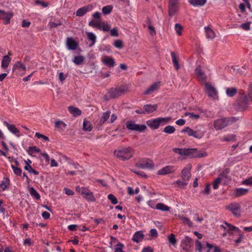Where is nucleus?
I'll use <instances>...</instances> for the list:
<instances>
[{
	"label": "nucleus",
	"mask_w": 252,
	"mask_h": 252,
	"mask_svg": "<svg viewBox=\"0 0 252 252\" xmlns=\"http://www.w3.org/2000/svg\"><path fill=\"white\" fill-rule=\"evenodd\" d=\"M114 155L120 160L126 161L133 156L134 150L131 147H119L114 151Z\"/></svg>",
	"instance_id": "f257e3e1"
},
{
	"label": "nucleus",
	"mask_w": 252,
	"mask_h": 252,
	"mask_svg": "<svg viewBox=\"0 0 252 252\" xmlns=\"http://www.w3.org/2000/svg\"><path fill=\"white\" fill-rule=\"evenodd\" d=\"M171 120V118L170 117L166 118L159 117L148 121L147 122V124L152 129H155L158 128L160 125L163 126L168 123Z\"/></svg>",
	"instance_id": "f03ea898"
},
{
	"label": "nucleus",
	"mask_w": 252,
	"mask_h": 252,
	"mask_svg": "<svg viewBox=\"0 0 252 252\" xmlns=\"http://www.w3.org/2000/svg\"><path fill=\"white\" fill-rule=\"evenodd\" d=\"M76 190L80 192L83 196L89 201L94 202L95 198L94 196L93 193L88 188L85 187L80 188L78 187L76 189Z\"/></svg>",
	"instance_id": "7ed1b4c3"
},
{
	"label": "nucleus",
	"mask_w": 252,
	"mask_h": 252,
	"mask_svg": "<svg viewBox=\"0 0 252 252\" xmlns=\"http://www.w3.org/2000/svg\"><path fill=\"white\" fill-rule=\"evenodd\" d=\"M238 108L240 110H245L249 106V100L247 96L244 94H240L237 99Z\"/></svg>",
	"instance_id": "20e7f679"
},
{
	"label": "nucleus",
	"mask_w": 252,
	"mask_h": 252,
	"mask_svg": "<svg viewBox=\"0 0 252 252\" xmlns=\"http://www.w3.org/2000/svg\"><path fill=\"white\" fill-rule=\"evenodd\" d=\"M126 128L130 130L137 131L142 132L146 128L145 125H137L132 121H129L126 122Z\"/></svg>",
	"instance_id": "39448f33"
},
{
	"label": "nucleus",
	"mask_w": 252,
	"mask_h": 252,
	"mask_svg": "<svg viewBox=\"0 0 252 252\" xmlns=\"http://www.w3.org/2000/svg\"><path fill=\"white\" fill-rule=\"evenodd\" d=\"M226 209L230 211L233 215L239 217L241 215V206L239 203L233 202L226 207Z\"/></svg>",
	"instance_id": "423d86ee"
},
{
	"label": "nucleus",
	"mask_w": 252,
	"mask_h": 252,
	"mask_svg": "<svg viewBox=\"0 0 252 252\" xmlns=\"http://www.w3.org/2000/svg\"><path fill=\"white\" fill-rule=\"evenodd\" d=\"M136 166L141 169H150L154 166L153 161L150 159H145L140 160L135 164Z\"/></svg>",
	"instance_id": "0eeeda50"
},
{
	"label": "nucleus",
	"mask_w": 252,
	"mask_h": 252,
	"mask_svg": "<svg viewBox=\"0 0 252 252\" xmlns=\"http://www.w3.org/2000/svg\"><path fill=\"white\" fill-rule=\"evenodd\" d=\"M205 91L209 97L215 99L218 97L217 91L216 89L209 83H205Z\"/></svg>",
	"instance_id": "6e6552de"
},
{
	"label": "nucleus",
	"mask_w": 252,
	"mask_h": 252,
	"mask_svg": "<svg viewBox=\"0 0 252 252\" xmlns=\"http://www.w3.org/2000/svg\"><path fill=\"white\" fill-rule=\"evenodd\" d=\"M178 8V0H169L168 5V13L169 16H173Z\"/></svg>",
	"instance_id": "1a4fd4ad"
},
{
	"label": "nucleus",
	"mask_w": 252,
	"mask_h": 252,
	"mask_svg": "<svg viewBox=\"0 0 252 252\" xmlns=\"http://www.w3.org/2000/svg\"><path fill=\"white\" fill-rule=\"evenodd\" d=\"M181 246L184 251L190 252L191 251L192 239L188 236L185 237L182 240Z\"/></svg>",
	"instance_id": "9d476101"
},
{
	"label": "nucleus",
	"mask_w": 252,
	"mask_h": 252,
	"mask_svg": "<svg viewBox=\"0 0 252 252\" xmlns=\"http://www.w3.org/2000/svg\"><path fill=\"white\" fill-rule=\"evenodd\" d=\"M182 133L187 132L189 136H193L194 138L200 139L203 136V134L201 133H199L197 131H194L190 127L187 126L184 128L182 131Z\"/></svg>",
	"instance_id": "9b49d317"
},
{
	"label": "nucleus",
	"mask_w": 252,
	"mask_h": 252,
	"mask_svg": "<svg viewBox=\"0 0 252 252\" xmlns=\"http://www.w3.org/2000/svg\"><path fill=\"white\" fill-rule=\"evenodd\" d=\"M191 168V165L188 164L182 170L181 177L183 180L189 181V180L191 177V173L190 172Z\"/></svg>",
	"instance_id": "f8f14e48"
},
{
	"label": "nucleus",
	"mask_w": 252,
	"mask_h": 252,
	"mask_svg": "<svg viewBox=\"0 0 252 252\" xmlns=\"http://www.w3.org/2000/svg\"><path fill=\"white\" fill-rule=\"evenodd\" d=\"M228 126V123L225 118L220 119L214 121V126L216 130L222 129Z\"/></svg>",
	"instance_id": "ddd939ff"
},
{
	"label": "nucleus",
	"mask_w": 252,
	"mask_h": 252,
	"mask_svg": "<svg viewBox=\"0 0 252 252\" xmlns=\"http://www.w3.org/2000/svg\"><path fill=\"white\" fill-rule=\"evenodd\" d=\"M13 13L12 12H5L3 10H0V19L4 20L5 24H8L10 23V19L13 17Z\"/></svg>",
	"instance_id": "4468645a"
},
{
	"label": "nucleus",
	"mask_w": 252,
	"mask_h": 252,
	"mask_svg": "<svg viewBox=\"0 0 252 252\" xmlns=\"http://www.w3.org/2000/svg\"><path fill=\"white\" fill-rule=\"evenodd\" d=\"M175 168L173 166L168 165L166 166L158 171V175H166L169 173H171L175 171Z\"/></svg>",
	"instance_id": "2eb2a0df"
},
{
	"label": "nucleus",
	"mask_w": 252,
	"mask_h": 252,
	"mask_svg": "<svg viewBox=\"0 0 252 252\" xmlns=\"http://www.w3.org/2000/svg\"><path fill=\"white\" fill-rule=\"evenodd\" d=\"M92 6L90 5L84 6L78 9L76 12L77 16L81 17L84 16L87 12L91 10Z\"/></svg>",
	"instance_id": "dca6fc26"
},
{
	"label": "nucleus",
	"mask_w": 252,
	"mask_h": 252,
	"mask_svg": "<svg viewBox=\"0 0 252 252\" xmlns=\"http://www.w3.org/2000/svg\"><path fill=\"white\" fill-rule=\"evenodd\" d=\"M25 166L24 167V169L28 171L30 173H32L34 174L37 175L39 174V172L33 169L32 167L31 166L30 164L32 163V161L28 159L27 160H24Z\"/></svg>",
	"instance_id": "f3484780"
},
{
	"label": "nucleus",
	"mask_w": 252,
	"mask_h": 252,
	"mask_svg": "<svg viewBox=\"0 0 252 252\" xmlns=\"http://www.w3.org/2000/svg\"><path fill=\"white\" fill-rule=\"evenodd\" d=\"M158 105L157 104L152 105L150 104L144 105L143 109L144 110L145 114H150L155 111Z\"/></svg>",
	"instance_id": "a211bd4d"
},
{
	"label": "nucleus",
	"mask_w": 252,
	"mask_h": 252,
	"mask_svg": "<svg viewBox=\"0 0 252 252\" xmlns=\"http://www.w3.org/2000/svg\"><path fill=\"white\" fill-rule=\"evenodd\" d=\"M195 73L200 80L205 81L206 77L202 71L200 65H198L195 69Z\"/></svg>",
	"instance_id": "6ab92c4d"
},
{
	"label": "nucleus",
	"mask_w": 252,
	"mask_h": 252,
	"mask_svg": "<svg viewBox=\"0 0 252 252\" xmlns=\"http://www.w3.org/2000/svg\"><path fill=\"white\" fill-rule=\"evenodd\" d=\"M159 82L155 83L149 87L147 90L144 92V94L147 95L152 94L154 91H157L159 87Z\"/></svg>",
	"instance_id": "aec40b11"
},
{
	"label": "nucleus",
	"mask_w": 252,
	"mask_h": 252,
	"mask_svg": "<svg viewBox=\"0 0 252 252\" xmlns=\"http://www.w3.org/2000/svg\"><path fill=\"white\" fill-rule=\"evenodd\" d=\"M66 44L69 49L75 50L77 47V44L72 37H68L66 40Z\"/></svg>",
	"instance_id": "412c9836"
},
{
	"label": "nucleus",
	"mask_w": 252,
	"mask_h": 252,
	"mask_svg": "<svg viewBox=\"0 0 252 252\" xmlns=\"http://www.w3.org/2000/svg\"><path fill=\"white\" fill-rule=\"evenodd\" d=\"M104 64L109 67H113L115 64L114 60L110 57L105 56L102 59Z\"/></svg>",
	"instance_id": "4be33fe9"
},
{
	"label": "nucleus",
	"mask_w": 252,
	"mask_h": 252,
	"mask_svg": "<svg viewBox=\"0 0 252 252\" xmlns=\"http://www.w3.org/2000/svg\"><path fill=\"white\" fill-rule=\"evenodd\" d=\"M144 238V234L142 231H138L136 232L132 238V240L136 243H139L140 242H141L142 240Z\"/></svg>",
	"instance_id": "5701e85b"
},
{
	"label": "nucleus",
	"mask_w": 252,
	"mask_h": 252,
	"mask_svg": "<svg viewBox=\"0 0 252 252\" xmlns=\"http://www.w3.org/2000/svg\"><path fill=\"white\" fill-rule=\"evenodd\" d=\"M197 149H186L185 148L184 156L189 157L191 158H195V154Z\"/></svg>",
	"instance_id": "b1692460"
},
{
	"label": "nucleus",
	"mask_w": 252,
	"mask_h": 252,
	"mask_svg": "<svg viewBox=\"0 0 252 252\" xmlns=\"http://www.w3.org/2000/svg\"><path fill=\"white\" fill-rule=\"evenodd\" d=\"M205 31L206 32V36L208 39H213L216 36V34L214 31L210 27H205Z\"/></svg>",
	"instance_id": "393cba45"
},
{
	"label": "nucleus",
	"mask_w": 252,
	"mask_h": 252,
	"mask_svg": "<svg viewBox=\"0 0 252 252\" xmlns=\"http://www.w3.org/2000/svg\"><path fill=\"white\" fill-rule=\"evenodd\" d=\"M26 69V66L21 62H17L13 65L12 71L14 72L17 70L18 71H21V70L25 71Z\"/></svg>",
	"instance_id": "a878e982"
},
{
	"label": "nucleus",
	"mask_w": 252,
	"mask_h": 252,
	"mask_svg": "<svg viewBox=\"0 0 252 252\" xmlns=\"http://www.w3.org/2000/svg\"><path fill=\"white\" fill-rule=\"evenodd\" d=\"M3 124L5 126H7L8 130L12 133L15 134H17V133H19V130L15 126V125H10L6 121L4 122Z\"/></svg>",
	"instance_id": "bb28decb"
},
{
	"label": "nucleus",
	"mask_w": 252,
	"mask_h": 252,
	"mask_svg": "<svg viewBox=\"0 0 252 252\" xmlns=\"http://www.w3.org/2000/svg\"><path fill=\"white\" fill-rule=\"evenodd\" d=\"M87 37L89 40L91 41V43L89 44V47H92L96 42V37L94 33L91 32H86Z\"/></svg>",
	"instance_id": "cd10ccee"
},
{
	"label": "nucleus",
	"mask_w": 252,
	"mask_h": 252,
	"mask_svg": "<svg viewBox=\"0 0 252 252\" xmlns=\"http://www.w3.org/2000/svg\"><path fill=\"white\" fill-rule=\"evenodd\" d=\"M69 112L74 117L79 116L81 114V111L77 107L72 106L68 107Z\"/></svg>",
	"instance_id": "c85d7f7f"
},
{
	"label": "nucleus",
	"mask_w": 252,
	"mask_h": 252,
	"mask_svg": "<svg viewBox=\"0 0 252 252\" xmlns=\"http://www.w3.org/2000/svg\"><path fill=\"white\" fill-rule=\"evenodd\" d=\"M207 0H189L190 4L194 6H202L206 3Z\"/></svg>",
	"instance_id": "c756f323"
},
{
	"label": "nucleus",
	"mask_w": 252,
	"mask_h": 252,
	"mask_svg": "<svg viewBox=\"0 0 252 252\" xmlns=\"http://www.w3.org/2000/svg\"><path fill=\"white\" fill-rule=\"evenodd\" d=\"M171 56L174 67L176 70H178L180 68L178 58L176 56L175 54L173 52L171 53Z\"/></svg>",
	"instance_id": "7c9ffc66"
},
{
	"label": "nucleus",
	"mask_w": 252,
	"mask_h": 252,
	"mask_svg": "<svg viewBox=\"0 0 252 252\" xmlns=\"http://www.w3.org/2000/svg\"><path fill=\"white\" fill-rule=\"evenodd\" d=\"M108 94L109 95V96L111 98H114L115 97L120 96L117 88L110 89L108 92Z\"/></svg>",
	"instance_id": "2f4dec72"
},
{
	"label": "nucleus",
	"mask_w": 252,
	"mask_h": 252,
	"mask_svg": "<svg viewBox=\"0 0 252 252\" xmlns=\"http://www.w3.org/2000/svg\"><path fill=\"white\" fill-rule=\"evenodd\" d=\"M11 61V58L9 57L8 55H5L3 57L1 62V66L2 68H6L9 65V63Z\"/></svg>",
	"instance_id": "473e14b6"
},
{
	"label": "nucleus",
	"mask_w": 252,
	"mask_h": 252,
	"mask_svg": "<svg viewBox=\"0 0 252 252\" xmlns=\"http://www.w3.org/2000/svg\"><path fill=\"white\" fill-rule=\"evenodd\" d=\"M237 93V89L235 87L227 88L226 89V94L228 97L234 96Z\"/></svg>",
	"instance_id": "72a5a7b5"
},
{
	"label": "nucleus",
	"mask_w": 252,
	"mask_h": 252,
	"mask_svg": "<svg viewBox=\"0 0 252 252\" xmlns=\"http://www.w3.org/2000/svg\"><path fill=\"white\" fill-rule=\"evenodd\" d=\"M97 29L104 32H108L110 30V27L107 23L99 21Z\"/></svg>",
	"instance_id": "f704fd0d"
},
{
	"label": "nucleus",
	"mask_w": 252,
	"mask_h": 252,
	"mask_svg": "<svg viewBox=\"0 0 252 252\" xmlns=\"http://www.w3.org/2000/svg\"><path fill=\"white\" fill-rule=\"evenodd\" d=\"M249 191L248 189L243 188H238L235 190V195L236 197H239L246 194Z\"/></svg>",
	"instance_id": "c9c22d12"
},
{
	"label": "nucleus",
	"mask_w": 252,
	"mask_h": 252,
	"mask_svg": "<svg viewBox=\"0 0 252 252\" xmlns=\"http://www.w3.org/2000/svg\"><path fill=\"white\" fill-rule=\"evenodd\" d=\"M93 129V126L92 125L86 120V119L84 120L83 122V129L84 131H91Z\"/></svg>",
	"instance_id": "e433bc0d"
},
{
	"label": "nucleus",
	"mask_w": 252,
	"mask_h": 252,
	"mask_svg": "<svg viewBox=\"0 0 252 252\" xmlns=\"http://www.w3.org/2000/svg\"><path fill=\"white\" fill-rule=\"evenodd\" d=\"M111 112L110 111H108L105 113H103L101 117L99 120V123L101 125L103 124L109 118Z\"/></svg>",
	"instance_id": "4c0bfd02"
},
{
	"label": "nucleus",
	"mask_w": 252,
	"mask_h": 252,
	"mask_svg": "<svg viewBox=\"0 0 252 252\" xmlns=\"http://www.w3.org/2000/svg\"><path fill=\"white\" fill-rule=\"evenodd\" d=\"M29 191L32 196L34 197L36 200H39L40 196L37 191L33 188L31 187L29 189Z\"/></svg>",
	"instance_id": "58836bf2"
},
{
	"label": "nucleus",
	"mask_w": 252,
	"mask_h": 252,
	"mask_svg": "<svg viewBox=\"0 0 252 252\" xmlns=\"http://www.w3.org/2000/svg\"><path fill=\"white\" fill-rule=\"evenodd\" d=\"M156 208L157 209L164 211H168L170 209V207L161 203L157 204Z\"/></svg>",
	"instance_id": "ea45409f"
},
{
	"label": "nucleus",
	"mask_w": 252,
	"mask_h": 252,
	"mask_svg": "<svg viewBox=\"0 0 252 252\" xmlns=\"http://www.w3.org/2000/svg\"><path fill=\"white\" fill-rule=\"evenodd\" d=\"M84 61V58L82 56H75L73 60V63L77 64H81Z\"/></svg>",
	"instance_id": "a19ab883"
},
{
	"label": "nucleus",
	"mask_w": 252,
	"mask_h": 252,
	"mask_svg": "<svg viewBox=\"0 0 252 252\" xmlns=\"http://www.w3.org/2000/svg\"><path fill=\"white\" fill-rule=\"evenodd\" d=\"M163 131L168 134H172L175 131V128L172 126H167L164 128Z\"/></svg>",
	"instance_id": "79ce46f5"
},
{
	"label": "nucleus",
	"mask_w": 252,
	"mask_h": 252,
	"mask_svg": "<svg viewBox=\"0 0 252 252\" xmlns=\"http://www.w3.org/2000/svg\"><path fill=\"white\" fill-rule=\"evenodd\" d=\"M120 96L127 92L128 88L126 86H121L117 88Z\"/></svg>",
	"instance_id": "37998d69"
},
{
	"label": "nucleus",
	"mask_w": 252,
	"mask_h": 252,
	"mask_svg": "<svg viewBox=\"0 0 252 252\" xmlns=\"http://www.w3.org/2000/svg\"><path fill=\"white\" fill-rule=\"evenodd\" d=\"M167 239L169 243H171L172 245L175 246L176 244L177 240L174 234H170L168 236Z\"/></svg>",
	"instance_id": "c03bdc74"
},
{
	"label": "nucleus",
	"mask_w": 252,
	"mask_h": 252,
	"mask_svg": "<svg viewBox=\"0 0 252 252\" xmlns=\"http://www.w3.org/2000/svg\"><path fill=\"white\" fill-rule=\"evenodd\" d=\"M181 220H182L183 223L185 224H188L189 226L191 227L192 226V222L187 217L184 216L179 217Z\"/></svg>",
	"instance_id": "a18cd8bd"
},
{
	"label": "nucleus",
	"mask_w": 252,
	"mask_h": 252,
	"mask_svg": "<svg viewBox=\"0 0 252 252\" xmlns=\"http://www.w3.org/2000/svg\"><path fill=\"white\" fill-rule=\"evenodd\" d=\"M66 126V125L62 121H58L55 123V127L56 128L64 129Z\"/></svg>",
	"instance_id": "49530a36"
},
{
	"label": "nucleus",
	"mask_w": 252,
	"mask_h": 252,
	"mask_svg": "<svg viewBox=\"0 0 252 252\" xmlns=\"http://www.w3.org/2000/svg\"><path fill=\"white\" fill-rule=\"evenodd\" d=\"M221 181L220 178L218 177L213 181L212 185L214 189H217L218 188L219 185L221 183Z\"/></svg>",
	"instance_id": "de8ad7c7"
},
{
	"label": "nucleus",
	"mask_w": 252,
	"mask_h": 252,
	"mask_svg": "<svg viewBox=\"0 0 252 252\" xmlns=\"http://www.w3.org/2000/svg\"><path fill=\"white\" fill-rule=\"evenodd\" d=\"M112 8L113 7L111 5L104 6L102 9V13L105 15L108 14L111 12Z\"/></svg>",
	"instance_id": "09e8293b"
},
{
	"label": "nucleus",
	"mask_w": 252,
	"mask_h": 252,
	"mask_svg": "<svg viewBox=\"0 0 252 252\" xmlns=\"http://www.w3.org/2000/svg\"><path fill=\"white\" fill-rule=\"evenodd\" d=\"M40 150L36 146H30L29 147V154L32 155L33 153H39Z\"/></svg>",
	"instance_id": "8fccbe9b"
},
{
	"label": "nucleus",
	"mask_w": 252,
	"mask_h": 252,
	"mask_svg": "<svg viewBox=\"0 0 252 252\" xmlns=\"http://www.w3.org/2000/svg\"><path fill=\"white\" fill-rule=\"evenodd\" d=\"M11 168L13 170L14 173L18 176H21L22 174V169L18 167L11 165Z\"/></svg>",
	"instance_id": "3c124183"
},
{
	"label": "nucleus",
	"mask_w": 252,
	"mask_h": 252,
	"mask_svg": "<svg viewBox=\"0 0 252 252\" xmlns=\"http://www.w3.org/2000/svg\"><path fill=\"white\" fill-rule=\"evenodd\" d=\"M186 181H180L177 180L174 182V184H176L178 187L185 188L188 184V183L186 182Z\"/></svg>",
	"instance_id": "603ef678"
},
{
	"label": "nucleus",
	"mask_w": 252,
	"mask_h": 252,
	"mask_svg": "<svg viewBox=\"0 0 252 252\" xmlns=\"http://www.w3.org/2000/svg\"><path fill=\"white\" fill-rule=\"evenodd\" d=\"M108 199L113 204H116L118 203L117 198L112 194H110L108 195Z\"/></svg>",
	"instance_id": "864d4df0"
},
{
	"label": "nucleus",
	"mask_w": 252,
	"mask_h": 252,
	"mask_svg": "<svg viewBox=\"0 0 252 252\" xmlns=\"http://www.w3.org/2000/svg\"><path fill=\"white\" fill-rule=\"evenodd\" d=\"M229 170L228 169H225L224 171H222L221 173H220L219 176V178H220L221 180H222L224 178H227V174L229 173Z\"/></svg>",
	"instance_id": "5fc2aeb1"
},
{
	"label": "nucleus",
	"mask_w": 252,
	"mask_h": 252,
	"mask_svg": "<svg viewBox=\"0 0 252 252\" xmlns=\"http://www.w3.org/2000/svg\"><path fill=\"white\" fill-rule=\"evenodd\" d=\"M225 224L227 225L228 227V231H237V232H239L240 230L238 228L233 226L228 223L225 222Z\"/></svg>",
	"instance_id": "6e6d98bb"
},
{
	"label": "nucleus",
	"mask_w": 252,
	"mask_h": 252,
	"mask_svg": "<svg viewBox=\"0 0 252 252\" xmlns=\"http://www.w3.org/2000/svg\"><path fill=\"white\" fill-rule=\"evenodd\" d=\"M251 22H248L242 24L240 27L244 30L248 31L250 29V25Z\"/></svg>",
	"instance_id": "4d7b16f0"
},
{
	"label": "nucleus",
	"mask_w": 252,
	"mask_h": 252,
	"mask_svg": "<svg viewBox=\"0 0 252 252\" xmlns=\"http://www.w3.org/2000/svg\"><path fill=\"white\" fill-rule=\"evenodd\" d=\"M175 29L178 35H181V31L183 30L182 26L179 24H176L175 25Z\"/></svg>",
	"instance_id": "13d9d810"
},
{
	"label": "nucleus",
	"mask_w": 252,
	"mask_h": 252,
	"mask_svg": "<svg viewBox=\"0 0 252 252\" xmlns=\"http://www.w3.org/2000/svg\"><path fill=\"white\" fill-rule=\"evenodd\" d=\"M185 116H189V118L192 119H198L199 118L200 116L198 114H194L192 113L187 112L185 114Z\"/></svg>",
	"instance_id": "bf43d9fd"
},
{
	"label": "nucleus",
	"mask_w": 252,
	"mask_h": 252,
	"mask_svg": "<svg viewBox=\"0 0 252 252\" xmlns=\"http://www.w3.org/2000/svg\"><path fill=\"white\" fill-rule=\"evenodd\" d=\"M195 250L198 251V252H202V244L198 240L195 241Z\"/></svg>",
	"instance_id": "052dcab7"
},
{
	"label": "nucleus",
	"mask_w": 252,
	"mask_h": 252,
	"mask_svg": "<svg viewBox=\"0 0 252 252\" xmlns=\"http://www.w3.org/2000/svg\"><path fill=\"white\" fill-rule=\"evenodd\" d=\"M99 21L92 20L89 23V25L90 27L95 28H98Z\"/></svg>",
	"instance_id": "680f3d73"
},
{
	"label": "nucleus",
	"mask_w": 252,
	"mask_h": 252,
	"mask_svg": "<svg viewBox=\"0 0 252 252\" xmlns=\"http://www.w3.org/2000/svg\"><path fill=\"white\" fill-rule=\"evenodd\" d=\"M226 121L228 123V125L234 123L238 120V118L235 117H231L229 118H225Z\"/></svg>",
	"instance_id": "e2e57ef3"
},
{
	"label": "nucleus",
	"mask_w": 252,
	"mask_h": 252,
	"mask_svg": "<svg viewBox=\"0 0 252 252\" xmlns=\"http://www.w3.org/2000/svg\"><path fill=\"white\" fill-rule=\"evenodd\" d=\"M173 151L181 156H184V153H185V149L175 148L173 149Z\"/></svg>",
	"instance_id": "0e129e2a"
},
{
	"label": "nucleus",
	"mask_w": 252,
	"mask_h": 252,
	"mask_svg": "<svg viewBox=\"0 0 252 252\" xmlns=\"http://www.w3.org/2000/svg\"><path fill=\"white\" fill-rule=\"evenodd\" d=\"M114 45L119 49H122L123 47V42L120 40H116L114 43Z\"/></svg>",
	"instance_id": "69168bd1"
},
{
	"label": "nucleus",
	"mask_w": 252,
	"mask_h": 252,
	"mask_svg": "<svg viewBox=\"0 0 252 252\" xmlns=\"http://www.w3.org/2000/svg\"><path fill=\"white\" fill-rule=\"evenodd\" d=\"M35 136L36 137H37L38 138H43L45 141H49V139L47 136H46L44 135H43L42 134H40L39 132H36Z\"/></svg>",
	"instance_id": "338daca9"
},
{
	"label": "nucleus",
	"mask_w": 252,
	"mask_h": 252,
	"mask_svg": "<svg viewBox=\"0 0 252 252\" xmlns=\"http://www.w3.org/2000/svg\"><path fill=\"white\" fill-rule=\"evenodd\" d=\"M9 184L8 180L6 181L5 182L2 181L0 184V187L3 190H4L8 187Z\"/></svg>",
	"instance_id": "774afa93"
}]
</instances>
